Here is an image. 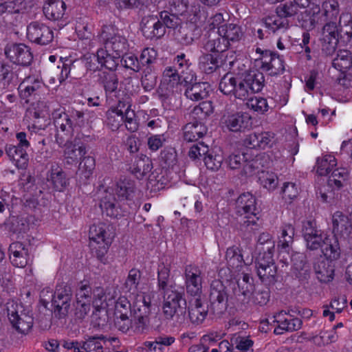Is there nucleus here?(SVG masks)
<instances>
[{
  "mask_svg": "<svg viewBox=\"0 0 352 352\" xmlns=\"http://www.w3.org/2000/svg\"><path fill=\"white\" fill-rule=\"evenodd\" d=\"M320 249L324 257L329 261H336L340 257L341 249L335 235L324 236Z\"/></svg>",
  "mask_w": 352,
  "mask_h": 352,
  "instance_id": "25",
  "label": "nucleus"
},
{
  "mask_svg": "<svg viewBox=\"0 0 352 352\" xmlns=\"http://www.w3.org/2000/svg\"><path fill=\"white\" fill-rule=\"evenodd\" d=\"M199 68L205 73H212L219 66V61L212 54H205L199 57Z\"/></svg>",
  "mask_w": 352,
  "mask_h": 352,
  "instance_id": "48",
  "label": "nucleus"
},
{
  "mask_svg": "<svg viewBox=\"0 0 352 352\" xmlns=\"http://www.w3.org/2000/svg\"><path fill=\"white\" fill-rule=\"evenodd\" d=\"M274 251L260 252L256 259L257 274L262 281L271 283L276 275V266L273 258Z\"/></svg>",
  "mask_w": 352,
  "mask_h": 352,
  "instance_id": "11",
  "label": "nucleus"
},
{
  "mask_svg": "<svg viewBox=\"0 0 352 352\" xmlns=\"http://www.w3.org/2000/svg\"><path fill=\"white\" fill-rule=\"evenodd\" d=\"M73 296L72 287L67 283H60L56 287L52 299L54 316L58 319L65 318L70 309Z\"/></svg>",
  "mask_w": 352,
  "mask_h": 352,
  "instance_id": "8",
  "label": "nucleus"
},
{
  "mask_svg": "<svg viewBox=\"0 0 352 352\" xmlns=\"http://www.w3.org/2000/svg\"><path fill=\"white\" fill-rule=\"evenodd\" d=\"M246 105L248 109L261 114L265 113L269 109L267 100L261 97H253L250 98Z\"/></svg>",
  "mask_w": 352,
  "mask_h": 352,
  "instance_id": "56",
  "label": "nucleus"
},
{
  "mask_svg": "<svg viewBox=\"0 0 352 352\" xmlns=\"http://www.w3.org/2000/svg\"><path fill=\"white\" fill-rule=\"evenodd\" d=\"M196 28H197L193 25H190L188 23L180 26L176 34L177 39L182 45H188L192 44L194 41L193 31L195 30Z\"/></svg>",
  "mask_w": 352,
  "mask_h": 352,
  "instance_id": "50",
  "label": "nucleus"
},
{
  "mask_svg": "<svg viewBox=\"0 0 352 352\" xmlns=\"http://www.w3.org/2000/svg\"><path fill=\"white\" fill-rule=\"evenodd\" d=\"M207 132L206 126L198 122H190L184 128V138L187 142L197 141Z\"/></svg>",
  "mask_w": 352,
  "mask_h": 352,
  "instance_id": "33",
  "label": "nucleus"
},
{
  "mask_svg": "<svg viewBox=\"0 0 352 352\" xmlns=\"http://www.w3.org/2000/svg\"><path fill=\"white\" fill-rule=\"evenodd\" d=\"M121 62L124 67L130 69L135 72H138L141 69L140 60L133 54H126L122 56Z\"/></svg>",
  "mask_w": 352,
  "mask_h": 352,
  "instance_id": "63",
  "label": "nucleus"
},
{
  "mask_svg": "<svg viewBox=\"0 0 352 352\" xmlns=\"http://www.w3.org/2000/svg\"><path fill=\"white\" fill-rule=\"evenodd\" d=\"M184 18L190 23V25L198 27L206 19L205 12L201 9L199 4L192 5L190 8L186 9L185 14L182 15Z\"/></svg>",
  "mask_w": 352,
  "mask_h": 352,
  "instance_id": "36",
  "label": "nucleus"
},
{
  "mask_svg": "<svg viewBox=\"0 0 352 352\" xmlns=\"http://www.w3.org/2000/svg\"><path fill=\"white\" fill-rule=\"evenodd\" d=\"M291 3L296 6L297 10L298 8H309L306 10L308 19H305L302 24L305 28L312 30L322 21V16H320V8L316 3V0H294V2Z\"/></svg>",
  "mask_w": 352,
  "mask_h": 352,
  "instance_id": "14",
  "label": "nucleus"
},
{
  "mask_svg": "<svg viewBox=\"0 0 352 352\" xmlns=\"http://www.w3.org/2000/svg\"><path fill=\"white\" fill-rule=\"evenodd\" d=\"M333 66L342 74L346 72L352 66L351 53L345 50H339L337 56L333 60Z\"/></svg>",
  "mask_w": 352,
  "mask_h": 352,
  "instance_id": "39",
  "label": "nucleus"
},
{
  "mask_svg": "<svg viewBox=\"0 0 352 352\" xmlns=\"http://www.w3.org/2000/svg\"><path fill=\"white\" fill-rule=\"evenodd\" d=\"M20 96L24 99L39 95L45 89V84L39 76H30L25 78L19 87Z\"/></svg>",
  "mask_w": 352,
  "mask_h": 352,
  "instance_id": "21",
  "label": "nucleus"
},
{
  "mask_svg": "<svg viewBox=\"0 0 352 352\" xmlns=\"http://www.w3.org/2000/svg\"><path fill=\"white\" fill-rule=\"evenodd\" d=\"M258 179L261 184L269 190L276 189L278 183L277 175L275 173L263 170L260 173Z\"/></svg>",
  "mask_w": 352,
  "mask_h": 352,
  "instance_id": "54",
  "label": "nucleus"
},
{
  "mask_svg": "<svg viewBox=\"0 0 352 352\" xmlns=\"http://www.w3.org/2000/svg\"><path fill=\"white\" fill-rule=\"evenodd\" d=\"M190 82L185 83L186 86L185 96L187 98L192 101H199L208 96L209 89V85L208 83L195 82L191 84Z\"/></svg>",
  "mask_w": 352,
  "mask_h": 352,
  "instance_id": "29",
  "label": "nucleus"
},
{
  "mask_svg": "<svg viewBox=\"0 0 352 352\" xmlns=\"http://www.w3.org/2000/svg\"><path fill=\"white\" fill-rule=\"evenodd\" d=\"M248 159V153H236L230 155L226 162L230 169H241L245 160Z\"/></svg>",
  "mask_w": 352,
  "mask_h": 352,
  "instance_id": "59",
  "label": "nucleus"
},
{
  "mask_svg": "<svg viewBox=\"0 0 352 352\" xmlns=\"http://www.w3.org/2000/svg\"><path fill=\"white\" fill-rule=\"evenodd\" d=\"M10 259L12 264L17 267H24L32 262V256L28 246L21 242H14L10 245Z\"/></svg>",
  "mask_w": 352,
  "mask_h": 352,
  "instance_id": "17",
  "label": "nucleus"
},
{
  "mask_svg": "<svg viewBox=\"0 0 352 352\" xmlns=\"http://www.w3.org/2000/svg\"><path fill=\"white\" fill-rule=\"evenodd\" d=\"M246 160L241 170V174L245 176L260 174L263 168L269 163V157L264 153L256 155L254 157L248 153V159L246 158Z\"/></svg>",
  "mask_w": 352,
  "mask_h": 352,
  "instance_id": "23",
  "label": "nucleus"
},
{
  "mask_svg": "<svg viewBox=\"0 0 352 352\" xmlns=\"http://www.w3.org/2000/svg\"><path fill=\"white\" fill-rule=\"evenodd\" d=\"M187 76L181 74L179 75L177 71L172 67H167L163 72L164 81L167 82L170 87H174L179 83H182V79L184 83L192 82L194 78V74L192 71L186 72Z\"/></svg>",
  "mask_w": 352,
  "mask_h": 352,
  "instance_id": "31",
  "label": "nucleus"
},
{
  "mask_svg": "<svg viewBox=\"0 0 352 352\" xmlns=\"http://www.w3.org/2000/svg\"><path fill=\"white\" fill-rule=\"evenodd\" d=\"M6 153L11 160L15 162L18 168H25L28 162V155L25 149L8 144L6 146Z\"/></svg>",
  "mask_w": 352,
  "mask_h": 352,
  "instance_id": "32",
  "label": "nucleus"
},
{
  "mask_svg": "<svg viewBox=\"0 0 352 352\" xmlns=\"http://www.w3.org/2000/svg\"><path fill=\"white\" fill-rule=\"evenodd\" d=\"M228 268L231 271H239L245 263L241 250L236 247L229 248L226 254Z\"/></svg>",
  "mask_w": 352,
  "mask_h": 352,
  "instance_id": "35",
  "label": "nucleus"
},
{
  "mask_svg": "<svg viewBox=\"0 0 352 352\" xmlns=\"http://www.w3.org/2000/svg\"><path fill=\"white\" fill-rule=\"evenodd\" d=\"M317 278L321 283H329L331 281L334 276V270L333 267L327 264L324 260L318 261L314 265Z\"/></svg>",
  "mask_w": 352,
  "mask_h": 352,
  "instance_id": "38",
  "label": "nucleus"
},
{
  "mask_svg": "<svg viewBox=\"0 0 352 352\" xmlns=\"http://www.w3.org/2000/svg\"><path fill=\"white\" fill-rule=\"evenodd\" d=\"M27 35L31 41L40 45H47L54 38L53 31L48 26L37 21L28 26Z\"/></svg>",
  "mask_w": 352,
  "mask_h": 352,
  "instance_id": "15",
  "label": "nucleus"
},
{
  "mask_svg": "<svg viewBox=\"0 0 352 352\" xmlns=\"http://www.w3.org/2000/svg\"><path fill=\"white\" fill-rule=\"evenodd\" d=\"M254 289L252 283L236 281L227 287L221 280L215 279L210 285V309L216 316L224 314L229 306L245 311L250 308V294Z\"/></svg>",
  "mask_w": 352,
  "mask_h": 352,
  "instance_id": "1",
  "label": "nucleus"
},
{
  "mask_svg": "<svg viewBox=\"0 0 352 352\" xmlns=\"http://www.w3.org/2000/svg\"><path fill=\"white\" fill-rule=\"evenodd\" d=\"M338 7L339 4L336 0H325L322 4V12H320L322 21L319 24L336 19L339 12Z\"/></svg>",
  "mask_w": 352,
  "mask_h": 352,
  "instance_id": "40",
  "label": "nucleus"
},
{
  "mask_svg": "<svg viewBox=\"0 0 352 352\" xmlns=\"http://www.w3.org/2000/svg\"><path fill=\"white\" fill-rule=\"evenodd\" d=\"M208 310L215 315L210 309V305L206 307L199 298H196L190 302L188 307L189 319L192 324H199L205 320Z\"/></svg>",
  "mask_w": 352,
  "mask_h": 352,
  "instance_id": "27",
  "label": "nucleus"
},
{
  "mask_svg": "<svg viewBox=\"0 0 352 352\" xmlns=\"http://www.w3.org/2000/svg\"><path fill=\"white\" fill-rule=\"evenodd\" d=\"M120 57L111 51L107 50L106 48H100L98 50L96 54L90 55L87 58L86 67L89 70L98 69V65L93 62L96 60L101 67H106L109 71H114L118 65Z\"/></svg>",
  "mask_w": 352,
  "mask_h": 352,
  "instance_id": "13",
  "label": "nucleus"
},
{
  "mask_svg": "<svg viewBox=\"0 0 352 352\" xmlns=\"http://www.w3.org/2000/svg\"><path fill=\"white\" fill-rule=\"evenodd\" d=\"M52 116L56 129V142L64 148L63 155L68 163L77 162L87 153L83 143L77 142L76 139L72 140L74 131L80 125L79 120L83 118L84 113L75 111L68 115L64 108L58 105V108L54 109Z\"/></svg>",
  "mask_w": 352,
  "mask_h": 352,
  "instance_id": "2",
  "label": "nucleus"
},
{
  "mask_svg": "<svg viewBox=\"0 0 352 352\" xmlns=\"http://www.w3.org/2000/svg\"><path fill=\"white\" fill-rule=\"evenodd\" d=\"M178 14L175 13L170 14L168 12H162L160 13V21H162V23L165 28H176L181 23V20L178 18Z\"/></svg>",
  "mask_w": 352,
  "mask_h": 352,
  "instance_id": "61",
  "label": "nucleus"
},
{
  "mask_svg": "<svg viewBox=\"0 0 352 352\" xmlns=\"http://www.w3.org/2000/svg\"><path fill=\"white\" fill-rule=\"evenodd\" d=\"M91 294L92 292L90 285L87 283L80 282L76 292V300L91 302Z\"/></svg>",
  "mask_w": 352,
  "mask_h": 352,
  "instance_id": "62",
  "label": "nucleus"
},
{
  "mask_svg": "<svg viewBox=\"0 0 352 352\" xmlns=\"http://www.w3.org/2000/svg\"><path fill=\"white\" fill-rule=\"evenodd\" d=\"M115 198L111 194L107 195L100 201V206L103 215L107 217L116 218L118 211L115 208Z\"/></svg>",
  "mask_w": 352,
  "mask_h": 352,
  "instance_id": "49",
  "label": "nucleus"
},
{
  "mask_svg": "<svg viewBox=\"0 0 352 352\" xmlns=\"http://www.w3.org/2000/svg\"><path fill=\"white\" fill-rule=\"evenodd\" d=\"M256 203L255 197L250 192H244L239 195L236 201V212L244 219H250L256 215Z\"/></svg>",
  "mask_w": 352,
  "mask_h": 352,
  "instance_id": "19",
  "label": "nucleus"
},
{
  "mask_svg": "<svg viewBox=\"0 0 352 352\" xmlns=\"http://www.w3.org/2000/svg\"><path fill=\"white\" fill-rule=\"evenodd\" d=\"M142 272L136 269H131L124 284L126 292L131 295L138 294L142 289L141 283Z\"/></svg>",
  "mask_w": 352,
  "mask_h": 352,
  "instance_id": "34",
  "label": "nucleus"
},
{
  "mask_svg": "<svg viewBox=\"0 0 352 352\" xmlns=\"http://www.w3.org/2000/svg\"><path fill=\"white\" fill-rule=\"evenodd\" d=\"M23 0H0V16L4 12L17 13L23 8Z\"/></svg>",
  "mask_w": 352,
  "mask_h": 352,
  "instance_id": "57",
  "label": "nucleus"
},
{
  "mask_svg": "<svg viewBox=\"0 0 352 352\" xmlns=\"http://www.w3.org/2000/svg\"><path fill=\"white\" fill-rule=\"evenodd\" d=\"M119 107H112L107 111V125L113 131H117L124 122V113Z\"/></svg>",
  "mask_w": 352,
  "mask_h": 352,
  "instance_id": "43",
  "label": "nucleus"
},
{
  "mask_svg": "<svg viewBox=\"0 0 352 352\" xmlns=\"http://www.w3.org/2000/svg\"><path fill=\"white\" fill-rule=\"evenodd\" d=\"M223 123L231 131H243L251 126V117L247 113L236 112L223 117Z\"/></svg>",
  "mask_w": 352,
  "mask_h": 352,
  "instance_id": "20",
  "label": "nucleus"
},
{
  "mask_svg": "<svg viewBox=\"0 0 352 352\" xmlns=\"http://www.w3.org/2000/svg\"><path fill=\"white\" fill-rule=\"evenodd\" d=\"M5 54L12 62L23 66L30 65L33 58L30 48L22 43L7 46Z\"/></svg>",
  "mask_w": 352,
  "mask_h": 352,
  "instance_id": "16",
  "label": "nucleus"
},
{
  "mask_svg": "<svg viewBox=\"0 0 352 352\" xmlns=\"http://www.w3.org/2000/svg\"><path fill=\"white\" fill-rule=\"evenodd\" d=\"M274 242L271 235L267 232L261 233L257 241L256 249L259 251H274Z\"/></svg>",
  "mask_w": 352,
  "mask_h": 352,
  "instance_id": "60",
  "label": "nucleus"
},
{
  "mask_svg": "<svg viewBox=\"0 0 352 352\" xmlns=\"http://www.w3.org/2000/svg\"><path fill=\"white\" fill-rule=\"evenodd\" d=\"M115 316L133 315V304L131 305L129 300L124 296L120 297L116 302Z\"/></svg>",
  "mask_w": 352,
  "mask_h": 352,
  "instance_id": "52",
  "label": "nucleus"
},
{
  "mask_svg": "<svg viewBox=\"0 0 352 352\" xmlns=\"http://www.w3.org/2000/svg\"><path fill=\"white\" fill-rule=\"evenodd\" d=\"M228 47V41L223 38L219 30L211 32L204 44V47L206 51L214 52H224Z\"/></svg>",
  "mask_w": 352,
  "mask_h": 352,
  "instance_id": "26",
  "label": "nucleus"
},
{
  "mask_svg": "<svg viewBox=\"0 0 352 352\" xmlns=\"http://www.w3.org/2000/svg\"><path fill=\"white\" fill-rule=\"evenodd\" d=\"M235 87L236 88L234 89V96L236 98L245 100L252 94L245 77L243 78H237Z\"/></svg>",
  "mask_w": 352,
  "mask_h": 352,
  "instance_id": "55",
  "label": "nucleus"
},
{
  "mask_svg": "<svg viewBox=\"0 0 352 352\" xmlns=\"http://www.w3.org/2000/svg\"><path fill=\"white\" fill-rule=\"evenodd\" d=\"M285 199L293 200L299 194V188L295 182H285L281 190Z\"/></svg>",
  "mask_w": 352,
  "mask_h": 352,
  "instance_id": "64",
  "label": "nucleus"
},
{
  "mask_svg": "<svg viewBox=\"0 0 352 352\" xmlns=\"http://www.w3.org/2000/svg\"><path fill=\"white\" fill-rule=\"evenodd\" d=\"M236 78L232 74H227L221 79L219 89L225 95H233L236 88Z\"/></svg>",
  "mask_w": 352,
  "mask_h": 352,
  "instance_id": "53",
  "label": "nucleus"
},
{
  "mask_svg": "<svg viewBox=\"0 0 352 352\" xmlns=\"http://www.w3.org/2000/svg\"><path fill=\"white\" fill-rule=\"evenodd\" d=\"M182 290L179 291L173 285L163 290V313L166 319L173 320L177 324L185 320L186 301Z\"/></svg>",
  "mask_w": 352,
  "mask_h": 352,
  "instance_id": "4",
  "label": "nucleus"
},
{
  "mask_svg": "<svg viewBox=\"0 0 352 352\" xmlns=\"http://www.w3.org/2000/svg\"><path fill=\"white\" fill-rule=\"evenodd\" d=\"M245 78L251 89L252 94L259 92L265 85V76L258 71L252 72L245 76Z\"/></svg>",
  "mask_w": 352,
  "mask_h": 352,
  "instance_id": "45",
  "label": "nucleus"
},
{
  "mask_svg": "<svg viewBox=\"0 0 352 352\" xmlns=\"http://www.w3.org/2000/svg\"><path fill=\"white\" fill-rule=\"evenodd\" d=\"M141 29L143 35L148 38H160L165 34V27L157 16H147L142 19Z\"/></svg>",
  "mask_w": 352,
  "mask_h": 352,
  "instance_id": "18",
  "label": "nucleus"
},
{
  "mask_svg": "<svg viewBox=\"0 0 352 352\" xmlns=\"http://www.w3.org/2000/svg\"><path fill=\"white\" fill-rule=\"evenodd\" d=\"M270 290L267 287L257 286L251 294V300L254 305L263 306L270 300Z\"/></svg>",
  "mask_w": 352,
  "mask_h": 352,
  "instance_id": "51",
  "label": "nucleus"
},
{
  "mask_svg": "<svg viewBox=\"0 0 352 352\" xmlns=\"http://www.w3.org/2000/svg\"><path fill=\"white\" fill-rule=\"evenodd\" d=\"M256 52L259 54L255 59L256 66L263 71L268 72L271 76L278 75L284 72V62L276 53L270 50L263 51L260 48H256Z\"/></svg>",
  "mask_w": 352,
  "mask_h": 352,
  "instance_id": "10",
  "label": "nucleus"
},
{
  "mask_svg": "<svg viewBox=\"0 0 352 352\" xmlns=\"http://www.w3.org/2000/svg\"><path fill=\"white\" fill-rule=\"evenodd\" d=\"M224 157L221 151H211L204 156V161L208 169L217 170L221 166Z\"/></svg>",
  "mask_w": 352,
  "mask_h": 352,
  "instance_id": "46",
  "label": "nucleus"
},
{
  "mask_svg": "<svg viewBox=\"0 0 352 352\" xmlns=\"http://www.w3.org/2000/svg\"><path fill=\"white\" fill-rule=\"evenodd\" d=\"M133 314L135 322L138 324V330H144L148 322L151 298L142 290L138 294H133Z\"/></svg>",
  "mask_w": 352,
  "mask_h": 352,
  "instance_id": "12",
  "label": "nucleus"
},
{
  "mask_svg": "<svg viewBox=\"0 0 352 352\" xmlns=\"http://www.w3.org/2000/svg\"><path fill=\"white\" fill-rule=\"evenodd\" d=\"M52 189L57 192H64L69 185V179L63 170L58 166H52L48 176Z\"/></svg>",
  "mask_w": 352,
  "mask_h": 352,
  "instance_id": "28",
  "label": "nucleus"
},
{
  "mask_svg": "<svg viewBox=\"0 0 352 352\" xmlns=\"http://www.w3.org/2000/svg\"><path fill=\"white\" fill-rule=\"evenodd\" d=\"M66 8L63 0H48L43 6V13L48 20L63 22L66 14Z\"/></svg>",
  "mask_w": 352,
  "mask_h": 352,
  "instance_id": "24",
  "label": "nucleus"
},
{
  "mask_svg": "<svg viewBox=\"0 0 352 352\" xmlns=\"http://www.w3.org/2000/svg\"><path fill=\"white\" fill-rule=\"evenodd\" d=\"M115 316L114 326L122 333H126L131 328H134V331L141 333L144 330H138V324L135 322L134 314L132 316Z\"/></svg>",
  "mask_w": 352,
  "mask_h": 352,
  "instance_id": "41",
  "label": "nucleus"
},
{
  "mask_svg": "<svg viewBox=\"0 0 352 352\" xmlns=\"http://www.w3.org/2000/svg\"><path fill=\"white\" fill-rule=\"evenodd\" d=\"M295 312L291 309L288 313L281 311L277 313L274 316L275 322L278 323V326L274 329V333L276 335H281L284 331H295L299 330L301 327L302 322L300 318H284L283 316L289 314V312Z\"/></svg>",
  "mask_w": 352,
  "mask_h": 352,
  "instance_id": "22",
  "label": "nucleus"
},
{
  "mask_svg": "<svg viewBox=\"0 0 352 352\" xmlns=\"http://www.w3.org/2000/svg\"><path fill=\"white\" fill-rule=\"evenodd\" d=\"M339 36L345 41H349L352 37V18L351 15L344 14L340 19V29L333 21L327 23L320 36L321 49L327 56L335 52L338 43Z\"/></svg>",
  "mask_w": 352,
  "mask_h": 352,
  "instance_id": "3",
  "label": "nucleus"
},
{
  "mask_svg": "<svg viewBox=\"0 0 352 352\" xmlns=\"http://www.w3.org/2000/svg\"><path fill=\"white\" fill-rule=\"evenodd\" d=\"M336 164V159L333 155H325L322 158L317 160L316 171L320 175H327Z\"/></svg>",
  "mask_w": 352,
  "mask_h": 352,
  "instance_id": "47",
  "label": "nucleus"
},
{
  "mask_svg": "<svg viewBox=\"0 0 352 352\" xmlns=\"http://www.w3.org/2000/svg\"><path fill=\"white\" fill-rule=\"evenodd\" d=\"M89 234L90 240L98 245V248H94L97 258L104 262V256L115 236L113 227L105 221H98L90 227Z\"/></svg>",
  "mask_w": 352,
  "mask_h": 352,
  "instance_id": "5",
  "label": "nucleus"
},
{
  "mask_svg": "<svg viewBox=\"0 0 352 352\" xmlns=\"http://www.w3.org/2000/svg\"><path fill=\"white\" fill-rule=\"evenodd\" d=\"M296 14H297V9L292 3H281L276 7L275 14L265 19V27L273 33H284L289 28L287 18Z\"/></svg>",
  "mask_w": 352,
  "mask_h": 352,
  "instance_id": "6",
  "label": "nucleus"
},
{
  "mask_svg": "<svg viewBox=\"0 0 352 352\" xmlns=\"http://www.w3.org/2000/svg\"><path fill=\"white\" fill-rule=\"evenodd\" d=\"M218 30L223 38H226L229 45L230 41H239L243 35L241 27L233 23L220 25Z\"/></svg>",
  "mask_w": 352,
  "mask_h": 352,
  "instance_id": "42",
  "label": "nucleus"
},
{
  "mask_svg": "<svg viewBox=\"0 0 352 352\" xmlns=\"http://www.w3.org/2000/svg\"><path fill=\"white\" fill-rule=\"evenodd\" d=\"M348 178V169L344 167H340L332 170L328 179V184L334 189H340L346 184Z\"/></svg>",
  "mask_w": 352,
  "mask_h": 352,
  "instance_id": "37",
  "label": "nucleus"
},
{
  "mask_svg": "<svg viewBox=\"0 0 352 352\" xmlns=\"http://www.w3.org/2000/svg\"><path fill=\"white\" fill-rule=\"evenodd\" d=\"M85 341L82 342L80 348L87 352H102L101 340H104L103 335L100 336H85Z\"/></svg>",
  "mask_w": 352,
  "mask_h": 352,
  "instance_id": "44",
  "label": "nucleus"
},
{
  "mask_svg": "<svg viewBox=\"0 0 352 352\" xmlns=\"http://www.w3.org/2000/svg\"><path fill=\"white\" fill-rule=\"evenodd\" d=\"M98 83L104 88L107 95L118 89V78L114 71H101L98 73Z\"/></svg>",
  "mask_w": 352,
  "mask_h": 352,
  "instance_id": "30",
  "label": "nucleus"
},
{
  "mask_svg": "<svg viewBox=\"0 0 352 352\" xmlns=\"http://www.w3.org/2000/svg\"><path fill=\"white\" fill-rule=\"evenodd\" d=\"M141 84L146 91L153 89L157 84V76L150 68H146L144 71V74L141 78Z\"/></svg>",
  "mask_w": 352,
  "mask_h": 352,
  "instance_id": "58",
  "label": "nucleus"
},
{
  "mask_svg": "<svg viewBox=\"0 0 352 352\" xmlns=\"http://www.w3.org/2000/svg\"><path fill=\"white\" fill-rule=\"evenodd\" d=\"M8 316L10 323L19 333L26 334L33 326V317L30 311L20 304H12L8 307Z\"/></svg>",
  "mask_w": 352,
  "mask_h": 352,
  "instance_id": "9",
  "label": "nucleus"
},
{
  "mask_svg": "<svg viewBox=\"0 0 352 352\" xmlns=\"http://www.w3.org/2000/svg\"><path fill=\"white\" fill-rule=\"evenodd\" d=\"M101 38L104 48L121 56L129 47L127 39L121 34V31L111 24L102 27Z\"/></svg>",
  "mask_w": 352,
  "mask_h": 352,
  "instance_id": "7",
  "label": "nucleus"
}]
</instances>
